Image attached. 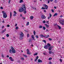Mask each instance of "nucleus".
Segmentation results:
<instances>
[{
	"label": "nucleus",
	"instance_id": "nucleus-1",
	"mask_svg": "<svg viewBox=\"0 0 64 64\" xmlns=\"http://www.w3.org/2000/svg\"><path fill=\"white\" fill-rule=\"evenodd\" d=\"M20 37L19 38L20 40H22L23 39V38L24 37V34L22 32H20Z\"/></svg>",
	"mask_w": 64,
	"mask_h": 64
},
{
	"label": "nucleus",
	"instance_id": "nucleus-2",
	"mask_svg": "<svg viewBox=\"0 0 64 64\" xmlns=\"http://www.w3.org/2000/svg\"><path fill=\"white\" fill-rule=\"evenodd\" d=\"M10 48L12 50V53H16V51L13 47L12 46H11L10 47Z\"/></svg>",
	"mask_w": 64,
	"mask_h": 64
},
{
	"label": "nucleus",
	"instance_id": "nucleus-3",
	"mask_svg": "<svg viewBox=\"0 0 64 64\" xmlns=\"http://www.w3.org/2000/svg\"><path fill=\"white\" fill-rule=\"evenodd\" d=\"M59 22L60 24L63 25L64 24V20H59Z\"/></svg>",
	"mask_w": 64,
	"mask_h": 64
},
{
	"label": "nucleus",
	"instance_id": "nucleus-4",
	"mask_svg": "<svg viewBox=\"0 0 64 64\" xmlns=\"http://www.w3.org/2000/svg\"><path fill=\"white\" fill-rule=\"evenodd\" d=\"M3 18H6L7 17V14L6 12H5L3 14Z\"/></svg>",
	"mask_w": 64,
	"mask_h": 64
},
{
	"label": "nucleus",
	"instance_id": "nucleus-5",
	"mask_svg": "<svg viewBox=\"0 0 64 64\" xmlns=\"http://www.w3.org/2000/svg\"><path fill=\"white\" fill-rule=\"evenodd\" d=\"M41 17L42 19H46V16L45 15H43L41 16Z\"/></svg>",
	"mask_w": 64,
	"mask_h": 64
},
{
	"label": "nucleus",
	"instance_id": "nucleus-6",
	"mask_svg": "<svg viewBox=\"0 0 64 64\" xmlns=\"http://www.w3.org/2000/svg\"><path fill=\"white\" fill-rule=\"evenodd\" d=\"M24 9L23 8H20L19 10V11L20 12H22L24 11Z\"/></svg>",
	"mask_w": 64,
	"mask_h": 64
},
{
	"label": "nucleus",
	"instance_id": "nucleus-7",
	"mask_svg": "<svg viewBox=\"0 0 64 64\" xmlns=\"http://www.w3.org/2000/svg\"><path fill=\"white\" fill-rule=\"evenodd\" d=\"M49 48V47L47 46V45L45 46L44 47V48L46 49H47Z\"/></svg>",
	"mask_w": 64,
	"mask_h": 64
},
{
	"label": "nucleus",
	"instance_id": "nucleus-8",
	"mask_svg": "<svg viewBox=\"0 0 64 64\" xmlns=\"http://www.w3.org/2000/svg\"><path fill=\"white\" fill-rule=\"evenodd\" d=\"M9 59H10V61H14V60L11 57H10Z\"/></svg>",
	"mask_w": 64,
	"mask_h": 64
},
{
	"label": "nucleus",
	"instance_id": "nucleus-9",
	"mask_svg": "<svg viewBox=\"0 0 64 64\" xmlns=\"http://www.w3.org/2000/svg\"><path fill=\"white\" fill-rule=\"evenodd\" d=\"M44 38H48V37H49V35L48 34L47 36H44Z\"/></svg>",
	"mask_w": 64,
	"mask_h": 64
},
{
	"label": "nucleus",
	"instance_id": "nucleus-10",
	"mask_svg": "<svg viewBox=\"0 0 64 64\" xmlns=\"http://www.w3.org/2000/svg\"><path fill=\"white\" fill-rule=\"evenodd\" d=\"M32 38L33 40H34V41H35V38H34V35H32Z\"/></svg>",
	"mask_w": 64,
	"mask_h": 64
},
{
	"label": "nucleus",
	"instance_id": "nucleus-11",
	"mask_svg": "<svg viewBox=\"0 0 64 64\" xmlns=\"http://www.w3.org/2000/svg\"><path fill=\"white\" fill-rule=\"evenodd\" d=\"M53 46H52V47H49V48H48V50H51L52 49V48H53Z\"/></svg>",
	"mask_w": 64,
	"mask_h": 64
},
{
	"label": "nucleus",
	"instance_id": "nucleus-12",
	"mask_svg": "<svg viewBox=\"0 0 64 64\" xmlns=\"http://www.w3.org/2000/svg\"><path fill=\"white\" fill-rule=\"evenodd\" d=\"M25 9L24 10V11H24V14H26V13H27V11L26 10V8H25Z\"/></svg>",
	"mask_w": 64,
	"mask_h": 64
},
{
	"label": "nucleus",
	"instance_id": "nucleus-13",
	"mask_svg": "<svg viewBox=\"0 0 64 64\" xmlns=\"http://www.w3.org/2000/svg\"><path fill=\"white\" fill-rule=\"evenodd\" d=\"M38 63H40V62L41 63L42 62V61L40 59H38Z\"/></svg>",
	"mask_w": 64,
	"mask_h": 64
},
{
	"label": "nucleus",
	"instance_id": "nucleus-14",
	"mask_svg": "<svg viewBox=\"0 0 64 64\" xmlns=\"http://www.w3.org/2000/svg\"><path fill=\"white\" fill-rule=\"evenodd\" d=\"M44 24L47 28H49V26L48 25H47V24Z\"/></svg>",
	"mask_w": 64,
	"mask_h": 64
},
{
	"label": "nucleus",
	"instance_id": "nucleus-15",
	"mask_svg": "<svg viewBox=\"0 0 64 64\" xmlns=\"http://www.w3.org/2000/svg\"><path fill=\"white\" fill-rule=\"evenodd\" d=\"M21 8H25V5L24 4L22 6V7Z\"/></svg>",
	"mask_w": 64,
	"mask_h": 64
},
{
	"label": "nucleus",
	"instance_id": "nucleus-16",
	"mask_svg": "<svg viewBox=\"0 0 64 64\" xmlns=\"http://www.w3.org/2000/svg\"><path fill=\"white\" fill-rule=\"evenodd\" d=\"M33 18H34V17L32 16H30V19H33Z\"/></svg>",
	"mask_w": 64,
	"mask_h": 64
},
{
	"label": "nucleus",
	"instance_id": "nucleus-17",
	"mask_svg": "<svg viewBox=\"0 0 64 64\" xmlns=\"http://www.w3.org/2000/svg\"><path fill=\"white\" fill-rule=\"evenodd\" d=\"M44 6L45 8H48V6L46 4L44 5Z\"/></svg>",
	"mask_w": 64,
	"mask_h": 64
},
{
	"label": "nucleus",
	"instance_id": "nucleus-18",
	"mask_svg": "<svg viewBox=\"0 0 64 64\" xmlns=\"http://www.w3.org/2000/svg\"><path fill=\"white\" fill-rule=\"evenodd\" d=\"M57 15H58V14H57V13H56L54 14V16L55 17V16H57Z\"/></svg>",
	"mask_w": 64,
	"mask_h": 64
},
{
	"label": "nucleus",
	"instance_id": "nucleus-19",
	"mask_svg": "<svg viewBox=\"0 0 64 64\" xmlns=\"http://www.w3.org/2000/svg\"><path fill=\"white\" fill-rule=\"evenodd\" d=\"M47 46H48V47L49 48V46H51L50 44L49 43H48L47 45Z\"/></svg>",
	"mask_w": 64,
	"mask_h": 64
},
{
	"label": "nucleus",
	"instance_id": "nucleus-20",
	"mask_svg": "<svg viewBox=\"0 0 64 64\" xmlns=\"http://www.w3.org/2000/svg\"><path fill=\"white\" fill-rule=\"evenodd\" d=\"M27 54H29V55H31V53L30 52H27Z\"/></svg>",
	"mask_w": 64,
	"mask_h": 64
},
{
	"label": "nucleus",
	"instance_id": "nucleus-21",
	"mask_svg": "<svg viewBox=\"0 0 64 64\" xmlns=\"http://www.w3.org/2000/svg\"><path fill=\"white\" fill-rule=\"evenodd\" d=\"M23 0H20V3H21L23 2H24Z\"/></svg>",
	"mask_w": 64,
	"mask_h": 64
},
{
	"label": "nucleus",
	"instance_id": "nucleus-22",
	"mask_svg": "<svg viewBox=\"0 0 64 64\" xmlns=\"http://www.w3.org/2000/svg\"><path fill=\"white\" fill-rule=\"evenodd\" d=\"M43 26H42L40 25L39 26V28H42Z\"/></svg>",
	"mask_w": 64,
	"mask_h": 64
},
{
	"label": "nucleus",
	"instance_id": "nucleus-23",
	"mask_svg": "<svg viewBox=\"0 0 64 64\" xmlns=\"http://www.w3.org/2000/svg\"><path fill=\"white\" fill-rule=\"evenodd\" d=\"M49 54H52V51L50 50V51H49Z\"/></svg>",
	"mask_w": 64,
	"mask_h": 64
},
{
	"label": "nucleus",
	"instance_id": "nucleus-24",
	"mask_svg": "<svg viewBox=\"0 0 64 64\" xmlns=\"http://www.w3.org/2000/svg\"><path fill=\"white\" fill-rule=\"evenodd\" d=\"M58 27L59 29H61V28L58 25Z\"/></svg>",
	"mask_w": 64,
	"mask_h": 64
},
{
	"label": "nucleus",
	"instance_id": "nucleus-25",
	"mask_svg": "<svg viewBox=\"0 0 64 64\" xmlns=\"http://www.w3.org/2000/svg\"><path fill=\"white\" fill-rule=\"evenodd\" d=\"M23 56H24L25 57H26V58H27V55H25V54H23Z\"/></svg>",
	"mask_w": 64,
	"mask_h": 64
},
{
	"label": "nucleus",
	"instance_id": "nucleus-26",
	"mask_svg": "<svg viewBox=\"0 0 64 64\" xmlns=\"http://www.w3.org/2000/svg\"><path fill=\"white\" fill-rule=\"evenodd\" d=\"M10 18H11V17H12V13H11V12H10Z\"/></svg>",
	"mask_w": 64,
	"mask_h": 64
},
{
	"label": "nucleus",
	"instance_id": "nucleus-27",
	"mask_svg": "<svg viewBox=\"0 0 64 64\" xmlns=\"http://www.w3.org/2000/svg\"><path fill=\"white\" fill-rule=\"evenodd\" d=\"M43 42H44L45 43H46V40H43Z\"/></svg>",
	"mask_w": 64,
	"mask_h": 64
},
{
	"label": "nucleus",
	"instance_id": "nucleus-28",
	"mask_svg": "<svg viewBox=\"0 0 64 64\" xmlns=\"http://www.w3.org/2000/svg\"><path fill=\"white\" fill-rule=\"evenodd\" d=\"M43 27L44 30H45V29H46V28L45 27V26H43Z\"/></svg>",
	"mask_w": 64,
	"mask_h": 64
},
{
	"label": "nucleus",
	"instance_id": "nucleus-29",
	"mask_svg": "<svg viewBox=\"0 0 64 64\" xmlns=\"http://www.w3.org/2000/svg\"><path fill=\"white\" fill-rule=\"evenodd\" d=\"M28 42H32V40H31V38L30 39V40L28 41Z\"/></svg>",
	"mask_w": 64,
	"mask_h": 64
},
{
	"label": "nucleus",
	"instance_id": "nucleus-30",
	"mask_svg": "<svg viewBox=\"0 0 64 64\" xmlns=\"http://www.w3.org/2000/svg\"><path fill=\"white\" fill-rule=\"evenodd\" d=\"M27 51V52H30V50H29L28 49H27L26 50Z\"/></svg>",
	"mask_w": 64,
	"mask_h": 64
},
{
	"label": "nucleus",
	"instance_id": "nucleus-31",
	"mask_svg": "<svg viewBox=\"0 0 64 64\" xmlns=\"http://www.w3.org/2000/svg\"><path fill=\"white\" fill-rule=\"evenodd\" d=\"M18 26H16V30H17L18 29Z\"/></svg>",
	"mask_w": 64,
	"mask_h": 64
},
{
	"label": "nucleus",
	"instance_id": "nucleus-32",
	"mask_svg": "<svg viewBox=\"0 0 64 64\" xmlns=\"http://www.w3.org/2000/svg\"><path fill=\"white\" fill-rule=\"evenodd\" d=\"M34 32H33L34 34V35H35V34L36 33V32H35V30H34Z\"/></svg>",
	"mask_w": 64,
	"mask_h": 64
},
{
	"label": "nucleus",
	"instance_id": "nucleus-33",
	"mask_svg": "<svg viewBox=\"0 0 64 64\" xmlns=\"http://www.w3.org/2000/svg\"><path fill=\"white\" fill-rule=\"evenodd\" d=\"M9 52L10 53H12V50H9Z\"/></svg>",
	"mask_w": 64,
	"mask_h": 64
},
{
	"label": "nucleus",
	"instance_id": "nucleus-34",
	"mask_svg": "<svg viewBox=\"0 0 64 64\" xmlns=\"http://www.w3.org/2000/svg\"><path fill=\"white\" fill-rule=\"evenodd\" d=\"M36 38H39V36H38V35L36 36Z\"/></svg>",
	"mask_w": 64,
	"mask_h": 64
},
{
	"label": "nucleus",
	"instance_id": "nucleus-35",
	"mask_svg": "<svg viewBox=\"0 0 64 64\" xmlns=\"http://www.w3.org/2000/svg\"><path fill=\"white\" fill-rule=\"evenodd\" d=\"M37 53H36L34 54V56H35V55H37Z\"/></svg>",
	"mask_w": 64,
	"mask_h": 64
},
{
	"label": "nucleus",
	"instance_id": "nucleus-36",
	"mask_svg": "<svg viewBox=\"0 0 64 64\" xmlns=\"http://www.w3.org/2000/svg\"><path fill=\"white\" fill-rule=\"evenodd\" d=\"M52 58H49L48 60H52Z\"/></svg>",
	"mask_w": 64,
	"mask_h": 64
},
{
	"label": "nucleus",
	"instance_id": "nucleus-37",
	"mask_svg": "<svg viewBox=\"0 0 64 64\" xmlns=\"http://www.w3.org/2000/svg\"><path fill=\"white\" fill-rule=\"evenodd\" d=\"M6 36L7 37H8L9 36V35L8 34H7Z\"/></svg>",
	"mask_w": 64,
	"mask_h": 64
},
{
	"label": "nucleus",
	"instance_id": "nucleus-38",
	"mask_svg": "<svg viewBox=\"0 0 64 64\" xmlns=\"http://www.w3.org/2000/svg\"><path fill=\"white\" fill-rule=\"evenodd\" d=\"M40 36L41 37H44V36H43V34H41Z\"/></svg>",
	"mask_w": 64,
	"mask_h": 64
},
{
	"label": "nucleus",
	"instance_id": "nucleus-39",
	"mask_svg": "<svg viewBox=\"0 0 64 64\" xmlns=\"http://www.w3.org/2000/svg\"><path fill=\"white\" fill-rule=\"evenodd\" d=\"M48 9V8H42V9H43L44 10H45V9H46V10H47Z\"/></svg>",
	"mask_w": 64,
	"mask_h": 64
},
{
	"label": "nucleus",
	"instance_id": "nucleus-40",
	"mask_svg": "<svg viewBox=\"0 0 64 64\" xmlns=\"http://www.w3.org/2000/svg\"><path fill=\"white\" fill-rule=\"evenodd\" d=\"M38 58H39V57H38V56H37L36 57V59H37V60H38Z\"/></svg>",
	"mask_w": 64,
	"mask_h": 64
},
{
	"label": "nucleus",
	"instance_id": "nucleus-41",
	"mask_svg": "<svg viewBox=\"0 0 64 64\" xmlns=\"http://www.w3.org/2000/svg\"><path fill=\"white\" fill-rule=\"evenodd\" d=\"M51 11H52V12L53 13H54V10H53L52 9L51 10Z\"/></svg>",
	"mask_w": 64,
	"mask_h": 64
},
{
	"label": "nucleus",
	"instance_id": "nucleus-42",
	"mask_svg": "<svg viewBox=\"0 0 64 64\" xmlns=\"http://www.w3.org/2000/svg\"><path fill=\"white\" fill-rule=\"evenodd\" d=\"M29 22H28L27 23V25H29Z\"/></svg>",
	"mask_w": 64,
	"mask_h": 64
},
{
	"label": "nucleus",
	"instance_id": "nucleus-43",
	"mask_svg": "<svg viewBox=\"0 0 64 64\" xmlns=\"http://www.w3.org/2000/svg\"><path fill=\"white\" fill-rule=\"evenodd\" d=\"M4 32H5V31L3 30L2 31V33H4Z\"/></svg>",
	"mask_w": 64,
	"mask_h": 64
},
{
	"label": "nucleus",
	"instance_id": "nucleus-44",
	"mask_svg": "<svg viewBox=\"0 0 64 64\" xmlns=\"http://www.w3.org/2000/svg\"><path fill=\"white\" fill-rule=\"evenodd\" d=\"M27 37L28 38L29 37V34H28L27 35Z\"/></svg>",
	"mask_w": 64,
	"mask_h": 64
},
{
	"label": "nucleus",
	"instance_id": "nucleus-45",
	"mask_svg": "<svg viewBox=\"0 0 64 64\" xmlns=\"http://www.w3.org/2000/svg\"><path fill=\"white\" fill-rule=\"evenodd\" d=\"M2 57L3 58H4V56L3 54H2Z\"/></svg>",
	"mask_w": 64,
	"mask_h": 64
},
{
	"label": "nucleus",
	"instance_id": "nucleus-46",
	"mask_svg": "<svg viewBox=\"0 0 64 64\" xmlns=\"http://www.w3.org/2000/svg\"><path fill=\"white\" fill-rule=\"evenodd\" d=\"M21 60H24V59L23 58H21Z\"/></svg>",
	"mask_w": 64,
	"mask_h": 64
},
{
	"label": "nucleus",
	"instance_id": "nucleus-47",
	"mask_svg": "<svg viewBox=\"0 0 64 64\" xmlns=\"http://www.w3.org/2000/svg\"><path fill=\"white\" fill-rule=\"evenodd\" d=\"M14 14H17V13H16V12L15 11H14Z\"/></svg>",
	"mask_w": 64,
	"mask_h": 64
},
{
	"label": "nucleus",
	"instance_id": "nucleus-48",
	"mask_svg": "<svg viewBox=\"0 0 64 64\" xmlns=\"http://www.w3.org/2000/svg\"><path fill=\"white\" fill-rule=\"evenodd\" d=\"M11 0H9L8 1V3H10Z\"/></svg>",
	"mask_w": 64,
	"mask_h": 64
},
{
	"label": "nucleus",
	"instance_id": "nucleus-49",
	"mask_svg": "<svg viewBox=\"0 0 64 64\" xmlns=\"http://www.w3.org/2000/svg\"><path fill=\"white\" fill-rule=\"evenodd\" d=\"M7 27H10V25L8 24V25H7Z\"/></svg>",
	"mask_w": 64,
	"mask_h": 64
},
{
	"label": "nucleus",
	"instance_id": "nucleus-50",
	"mask_svg": "<svg viewBox=\"0 0 64 64\" xmlns=\"http://www.w3.org/2000/svg\"><path fill=\"white\" fill-rule=\"evenodd\" d=\"M46 22L45 21V20H44L43 22V23H45Z\"/></svg>",
	"mask_w": 64,
	"mask_h": 64
},
{
	"label": "nucleus",
	"instance_id": "nucleus-51",
	"mask_svg": "<svg viewBox=\"0 0 64 64\" xmlns=\"http://www.w3.org/2000/svg\"><path fill=\"white\" fill-rule=\"evenodd\" d=\"M50 14V17H52V15Z\"/></svg>",
	"mask_w": 64,
	"mask_h": 64
},
{
	"label": "nucleus",
	"instance_id": "nucleus-52",
	"mask_svg": "<svg viewBox=\"0 0 64 64\" xmlns=\"http://www.w3.org/2000/svg\"><path fill=\"white\" fill-rule=\"evenodd\" d=\"M22 18L23 19H25V18L24 17H22Z\"/></svg>",
	"mask_w": 64,
	"mask_h": 64
},
{
	"label": "nucleus",
	"instance_id": "nucleus-53",
	"mask_svg": "<svg viewBox=\"0 0 64 64\" xmlns=\"http://www.w3.org/2000/svg\"><path fill=\"white\" fill-rule=\"evenodd\" d=\"M16 15V14H14V15H13V16L14 17Z\"/></svg>",
	"mask_w": 64,
	"mask_h": 64
},
{
	"label": "nucleus",
	"instance_id": "nucleus-54",
	"mask_svg": "<svg viewBox=\"0 0 64 64\" xmlns=\"http://www.w3.org/2000/svg\"><path fill=\"white\" fill-rule=\"evenodd\" d=\"M37 59H36L34 60V61L35 62H36L37 61Z\"/></svg>",
	"mask_w": 64,
	"mask_h": 64
},
{
	"label": "nucleus",
	"instance_id": "nucleus-55",
	"mask_svg": "<svg viewBox=\"0 0 64 64\" xmlns=\"http://www.w3.org/2000/svg\"><path fill=\"white\" fill-rule=\"evenodd\" d=\"M60 61L61 62H62V60L61 59H60Z\"/></svg>",
	"mask_w": 64,
	"mask_h": 64
},
{
	"label": "nucleus",
	"instance_id": "nucleus-56",
	"mask_svg": "<svg viewBox=\"0 0 64 64\" xmlns=\"http://www.w3.org/2000/svg\"><path fill=\"white\" fill-rule=\"evenodd\" d=\"M49 64H52V62H49Z\"/></svg>",
	"mask_w": 64,
	"mask_h": 64
},
{
	"label": "nucleus",
	"instance_id": "nucleus-57",
	"mask_svg": "<svg viewBox=\"0 0 64 64\" xmlns=\"http://www.w3.org/2000/svg\"><path fill=\"white\" fill-rule=\"evenodd\" d=\"M17 26V24H15V27Z\"/></svg>",
	"mask_w": 64,
	"mask_h": 64
},
{
	"label": "nucleus",
	"instance_id": "nucleus-58",
	"mask_svg": "<svg viewBox=\"0 0 64 64\" xmlns=\"http://www.w3.org/2000/svg\"><path fill=\"white\" fill-rule=\"evenodd\" d=\"M7 57H8V58H9V55H8L7 56Z\"/></svg>",
	"mask_w": 64,
	"mask_h": 64
},
{
	"label": "nucleus",
	"instance_id": "nucleus-59",
	"mask_svg": "<svg viewBox=\"0 0 64 64\" xmlns=\"http://www.w3.org/2000/svg\"><path fill=\"white\" fill-rule=\"evenodd\" d=\"M49 39L50 40V41H51V40H52V39L50 38H49Z\"/></svg>",
	"mask_w": 64,
	"mask_h": 64
},
{
	"label": "nucleus",
	"instance_id": "nucleus-60",
	"mask_svg": "<svg viewBox=\"0 0 64 64\" xmlns=\"http://www.w3.org/2000/svg\"><path fill=\"white\" fill-rule=\"evenodd\" d=\"M4 11H2V13H3V14H4Z\"/></svg>",
	"mask_w": 64,
	"mask_h": 64
},
{
	"label": "nucleus",
	"instance_id": "nucleus-61",
	"mask_svg": "<svg viewBox=\"0 0 64 64\" xmlns=\"http://www.w3.org/2000/svg\"><path fill=\"white\" fill-rule=\"evenodd\" d=\"M46 32H49V30H46Z\"/></svg>",
	"mask_w": 64,
	"mask_h": 64
},
{
	"label": "nucleus",
	"instance_id": "nucleus-62",
	"mask_svg": "<svg viewBox=\"0 0 64 64\" xmlns=\"http://www.w3.org/2000/svg\"><path fill=\"white\" fill-rule=\"evenodd\" d=\"M49 2H50V0H48V3H49Z\"/></svg>",
	"mask_w": 64,
	"mask_h": 64
},
{
	"label": "nucleus",
	"instance_id": "nucleus-63",
	"mask_svg": "<svg viewBox=\"0 0 64 64\" xmlns=\"http://www.w3.org/2000/svg\"><path fill=\"white\" fill-rule=\"evenodd\" d=\"M20 17H22V14H20Z\"/></svg>",
	"mask_w": 64,
	"mask_h": 64
},
{
	"label": "nucleus",
	"instance_id": "nucleus-64",
	"mask_svg": "<svg viewBox=\"0 0 64 64\" xmlns=\"http://www.w3.org/2000/svg\"><path fill=\"white\" fill-rule=\"evenodd\" d=\"M44 12H46V11L45 10H44Z\"/></svg>",
	"mask_w": 64,
	"mask_h": 64
}]
</instances>
